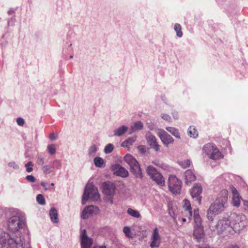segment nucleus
Returning <instances> with one entry per match:
<instances>
[{
  "label": "nucleus",
  "mask_w": 248,
  "mask_h": 248,
  "mask_svg": "<svg viewBox=\"0 0 248 248\" xmlns=\"http://www.w3.org/2000/svg\"><path fill=\"white\" fill-rule=\"evenodd\" d=\"M248 225V221L246 216L242 214H233V231L235 232L243 230Z\"/></svg>",
  "instance_id": "nucleus-9"
},
{
  "label": "nucleus",
  "mask_w": 248,
  "mask_h": 248,
  "mask_svg": "<svg viewBox=\"0 0 248 248\" xmlns=\"http://www.w3.org/2000/svg\"><path fill=\"white\" fill-rule=\"evenodd\" d=\"M36 201L41 205H45L46 204L45 199L42 194H39L37 195Z\"/></svg>",
  "instance_id": "nucleus-37"
},
{
  "label": "nucleus",
  "mask_w": 248,
  "mask_h": 248,
  "mask_svg": "<svg viewBox=\"0 0 248 248\" xmlns=\"http://www.w3.org/2000/svg\"><path fill=\"white\" fill-rule=\"evenodd\" d=\"M33 166V165L31 161H29L28 162H27L25 165L27 172H31V171H32Z\"/></svg>",
  "instance_id": "nucleus-43"
},
{
  "label": "nucleus",
  "mask_w": 248,
  "mask_h": 248,
  "mask_svg": "<svg viewBox=\"0 0 248 248\" xmlns=\"http://www.w3.org/2000/svg\"><path fill=\"white\" fill-rule=\"evenodd\" d=\"M137 140V136H135L132 137H129L127 140H124L122 143V146L124 148L129 147L131 146Z\"/></svg>",
  "instance_id": "nucleus-25"
},
{
  "label": "nucleus",
  "mask_w": 248,
  "mask_h": 248,
  "mask_svg": "<svg viewBox=\"0 0 248 248\" xmlns=\"http://www.w3.org/2000/svg\"><path fill=\"white\" fill-rule=\"evenodd\" d=\"M26 180L30 182H34L36 180V178L32 175H27L26 177Z\"/></svg>",
  "instance_id": "nucleus-46"
},
{
  "label": "nucleus",
  "mask_w": 248,
  "mask_h": 248,
  "mask_svg": "<svg viewBox=\"0 0 248 248\" xmlns=\"http://www.w3.org/2000/svg\"><path fill=\"white\" fill-rule=\"evenodd\" d=\"M3 214V211L0 208V219ZM22 236L17 234H9L3 232L0 228V248H31L28 243L24 242Z\"/></svg>",
  "instance_id": "nucleus-1"
},
{
  "label": "nucleus",
  "mask_w": 248,
  "mask_h": 248,
  "mask_svg": "<svg viewBox=\"0 0 248 248\" xmlns=\"http://www.w3.org/2000/svg\"><path fill=\"white\" fill-rule=\"evenodd\" d=\"M211 227L210 226L211 230L214 231L217 229L218 233H222L224 232L225 234L230 233L232 229L231 226V221L227 218H223L219 220L215 228Z\"/></svg>",
  "instance_id": "nucleus-7"
},
{
  "label": "nucleus",
  "mask_w": 248,
  "mask_h": 248,
  "mask_svg": "<svg viewBox=\"0 0 248 248\" xmlns=\"http://www.w3.org/2000/svg\"><path fill=\"white\" fill-rule=\"evenodd\" d=\"M98 211L99 209L97 207L93 205L88 206L83 210L81 217L84 219H86L90 216L96 214Z\"/></svg>",
  "instance_id": "nucleus-17"
},
{
  "label": "nucleus",
  "mask_w": 248,
  "mask_h": 248,
  "mask_svg": "<svg viewBox=\"0 0 248 248\" xmlns=\"http://www.w3.org/2000/svg\"><path fill=\"white\" fill-rule=\"evenodd\" d=\"M148 128L151 130H153L154 128V126L153 124H149Z\"/></svg>",
  "instance_id": "nucleus-55"
},
{
  "label": "nucleus",
  "mask_w": 248,
  "mask_h": 248,
  "mask_svg": "<svg viewBox=\"0 0 248 248\" xmlns=\"http://www.w3.org/2000/svg\"><path fill=\"white\" fill-rule=\"evenodd\" d=\"M7 225L10 231L19 235L21 230L26 225L25 217L22 215L13 216L7 221Z\"/></svg>",
  "instance_id": "nucleus-3"
},
{
  "label": "nucleus",
  "mask_w": 248,
  "mask_h": 248,
  "mask_svg": "<svg viewBox=\"0 0 248 248\" xmlns=\"http://www.w3.org/2000/svg\"><path fill=\"white\" fill-rule=\"evenodd\" d=\"M146 139L148 144L154 149L155 151H158L159 150L160 146L156 142V139L154 135L150 132L146 134Z\"/></svg>",
  "instance_id": "nucleus-18"
},
{
  "label": "nucleus",
  "mask_w": 248,
  "mask_h": 248,
  "mask_svg": "<svg viewBox=\"0 0 248 248\" xmlns=\"http://www.w3.org/2000/svg\"><path fill=\"white\" fill-rule=\"evenodd\" d=\"M173 117H174V118L175 119H177L178 118V114L177 113H173Z\"/></svg>",
  "instance_id": "nucleus-57"
},
{
  "label": "nucleus",
  "mask_w": 248,
  "mask_h": 248,
  "mask_svg": "<svg viewBox=\"0 0 248 248\" xmlns=\"http://www.w3.org/2000/svg\"><path fill=\"white\" fill-rule=\"evenodd\" d=\"M188 135L192 138L196 139L198 137V132L193 126H190L188 129Z\"/></svg>",
  "instance_id": "nucleus-28"
},
{
  "label": "nucleus",
  "mask_w": 248,
  "mask_h": 248,
  "mask_svg": "<svg viewBox=\"0 0 248 248\" xmlns=\"http://www.w3.org/2000/svg\"><path fill=\"white\" fill-rule=\"evenodd\" d=\"M42 170L44 174L47 175L53 171L52 166L48 165H44L42 167Z\"/></svg>",
  "instance_id": "nucleus-30"
},
{
  "label": "nucleus",
  "mask_w": 248,
  "mask_h": 248,
  "mask_svg": "<svg viewBox=\"0 0 248 248\" xmlns=\"http://www.w3.org/2000/svg\"><path fill=\"white\" fill-rule=\"evenodd\" d=\"M159 167L165 170H168L169 168V167L168 165L162 162H161V165Z\"/></svg>",
  "instance_id": "nucleus-49"
},
{
  "label": "nucleus",
  "mask_w": 248,
  "mask_h": 248,
  "mask_svg": "<svg viewBox=\"0 0 248 248\" xmlns=\"http://www.w3.org/2000/svg\"><path fill=\"white\" fill-rule=\"evenodd\" d=\"M80 235L81 248H90L93 244V240L87 235L86 231L85 229L82 230ZM93 248H107L106 246H97L93 247Z\"/></svg>",
  "instance_id": "nucleus-11"
},
{
  "label": "nucleus",
  "mask_w": 248,
  "mask_h": 248,
  "mask_svg": "<svg viewBox=\"0 0 248 248\" xmlns=\"http://www.w3.org/2000/svg\"><path fill=\"white\" fill-rule=\"evenodd\" d=\"M143 127V124L140 121H137L132 123L131 126V130L132 133L133 132L141 130Z\"/></svg>",
  "instance_id": "nucleus-27"
},
{
  "label": "nucleus",
  "mask_w": 248,
  "mask_h": 248,
  "mask_svg": "<svg viewBox=\"0 0 248 248\" xmlns=\"http://www.w3.org/2000/svg\"><path fill=\"white\" fill-rule=\"evenodd\" d=\"M51 186H54V183H51Z\"/></svg>",
  "instance_id": "nucleus-62"
},
{
  "label": "nucleus",
  "mask_w": 248,
  "mask_h": 248,
  "mask_svg": "<svg viewBox=\"0 0 248 248\" xmlns=\"http://www.w3.org/2000/svg\"><path fill=\"white\" fill-rule=\"evenodd\" d=\"M199 248H211L209 246H202V247H200Z\"/></svg>",
  "instance_id": "nucleus-58"
},
{
  "label": "nucleus",
  "mask_w": 248,
  "mask_h": 248,
  "mask_svg": "<svg viewBox=\"0 0 248 248\" xmlns=\"http://www.w3.org/2000/svg\"><path fill=\"white\" fill-rule=\"evenodd\" d=\"M11 21L14 22L15 21V19L13 18H11L10 20L8 21V24L9 25Z\"/></svg>",
  "instance_id": "nucleus-56"
},
{
  "label": "nucleus",
  "mask_w": 248,
  "mask_h": 248,
  "mask_svg": "<svg viewBox=\"0 0 248 248\" xmlns=\"http://www.w3.org/2000/svg\"><path fill=\"white\" fill-rule=\"evenodd\" d=\"M113 149H114V146L112 144H111V143L108 144L105 147L104 152L106 154L110 153L112 152V151L113 150Z\"/></svg>",
  "instance_id": "nucleus-40"
},
{
  "label": "nucleus",
  "mask_w": 248,
  "mask_h": 248,
  "mask_svg": "<svg viewBox=\"0 0 248 248\" xmlns=\"http://www.w3.org/2000/svg\"><path fill=\"white\" fill-rule=\"evenodd\" d=\"M223 196L218 197L217 199L211 204L207 210V217L209 220L213 221L214 217L221 213L224 209V204L227 200V191L223 190L221 191Z\"/></svg>",
  "instance_id": "nucleus-2"
},
{
  "label": "nucleus",
  "mask_w": 248,
  "mask_h": 248,
  "mask_svg": "<svg viewBox=\"0 0 248 248\" xmlns=\"http://www.w3.org/2000/svg\"><path fill=\"white\" fill-rule=\"evenodd\" d=\"M52 167L54 169H60L62 167V162L60 160L56 159L53 161Z\"/></svg>",
  "instance_id": "nucleus-38"
},
{
  "label": "nucleus",
  "mask_w": 248,
  "mask_h": 248,
  "mask_svg": "<svg viewBox=\"0 0 248 248\" xmlns=\"http://www.w3.org/2000/svg\"><path fill=\"white\" fill-rule=\"evenodd\" d=\"M128 127L125 125H122L113 131V136L120 137L123 135L127 130Z\"/></svg>",
  "instance_id": "nucleus-24"
},
{
  "label": "nucleus",
  "mask_w": 248,
  "mask_h": 248,
  "mask_svg": "<svg viewBox=\"0 0 248 248\" xmlns=\"http://www.w3.org/2000/svg\"><path fill=\"white\" fill-rule=\"evenodd\" d=\"M123 232L125 234L126 236L128 238H132V235L131 234V230L128 227L125 226L124 227Z\"/></svg>",
  "instance_id": "nucleus-42"
},
{
  "label": "nucleus",
  "mask_w": 248,
  "mask_h": 248,
  "mask_svg": "<svg viewBox=\"0 0 248 248\" xmlns=\"http://www.w3.org/2000/svg\"><path fill=\"white\" fill-rule=\"evenodd\" d=\"M127 213L131 216L136 217L139 218L140 217V215L139 212L137 210H134L132 208H128L127 211Z\"/></svg>",
  "instance_id": "nucleus-31"
},
{
  "label": "nucleus",
  "mask_w": 248,
  "mask_h": 248,
  "mask_svg": "<svg viewBox=\"0 0 248 248\" xmlns=\"http://www.w3.org/2000/svg\"><path fill=\"white\" fill-rule=\"evenodd\" d=\"M174 30L176 32V35L178 37H181L183 36V32L181 31L182 28L179 24L176 23L174 25Z\"/></svg>",
  "instance_id": "nucleus-33"
},
{
  "label": "nucleus",
  "mask_w": 248,
  "mask_h": 248,
  "mask_svg": "<svg viewBox=\"0 0 248 248\" xmlns=\"http://www.w3.org/2000/svg\"><path fill=\"white\" fill-rule=\"evenodd\" d=\"M112 170L115 175L121 177L125 178L129 175L128 171L124 168L118 164L113 165L112 167Z\"/></svg>",
  "instance_id": "nucleus-14"
},
{
  "label": "nucleus",
  "mask_w": 248,
  "mask_h": 248,
  "mask_svg": "<svg viewBox=\"0 0 248 248\" xmlns=\"http://www.w3.org/2000/svg\"><path fill=\"white\" fill-rule=\"evenodd\" d=\"M184 205L183 207L185 209L184 214H185L188 219L190 220L192 216L190 202L188 200L186 199L184 200Z\"/></svg>",
  "instance_id": "nucleus-20"
},
{
  "label": "nucleus",
  "mask_w": 248,
  "mask_h": 248,
  "mask_svg": "<svg viewBox=\"0 0 248 248\" xmlns=\"http://www.w3.org/2000/svg\"><path fill=\"white\" fill-rule=\"evenodd\" d=\"M166 129L168 132L170 133L173 136L175 137L176 138H181L180 133L177 129L172 127H167Z\"/></svg>",
  "instance_id": "nucleus-29"
},
{
  "label": "nucleus",
  "mask_w": 248,
  "mask_h": 248,
  "mask_svg": "<svg viewBox=\"0 0 248 248\" xmlns=\"http://www.w3.org/2000/svg\"><path fill=\"white\" fill-rule=\"evenodd\" d=\"M186 218H182V221H183V222H186Z\"/></svg>",
  "instance_id": "nucleus-60"
},
{
  "label": "nucleus",
  "mask_w": 248,
  "mask_h": 248,
  "mask_svg": "<svg viewBox=\"0 0 248 248\" xmlns=\"http://www.w3.org/2000/svg\"><path fill=\"white\" fill-rule=\"evenodd\" d=\"M147 173L151 178L159 186L165 185V179L162 175L158 172L157 170L152 166H149L146 169Z\"/></svg>",
  "instance_id": "nucleus-8"
},
{
  "label": "nucleus",
  "mask_w": 248,
  "mask_h": 248,
  "mask_svg": "<svg viewBox=\"0 0 248 248\" xmlns=\"http://www.w3.org/2000/svg\"><path fill=\"white\" fill-rule=\"evenodd\" d=\"M233 248H239L237 246H233Z\"/></svg>",
  "instance_id": "nucleus-61"
},
{
  "label": "nucleus",
  "mask_w": 248,
  "mask_h": 248,
  "mask_svg": "<svg viewBox=\"0 0 248 248\" xmlns=\"http://www.w3.org/2000/svg\"><path fill=\"white\" fill-rule=\"evenodd\" d=\"M138 148L139 150L140 151V152H141V153H145V149L144 146L140 145V146H138Z\"/></svg>",
  "instance_id": "nucleus-51"
},
{
  "label": "nucleus",
  "mask_w": 248,
  "mask_h": 248,
  "mask_svg": "<svg viewBox=\"0 0 248 248\" xmlns=\"http://www.w3.org/2000/svg\"><path fill=\"white\" fill-rule=\"evenodd\" d=\"M17 124L20 126H23L25 124L24 120L21 117H18L16 119Z\"/></svg>",
  "instance_id": "nucleus-47"
},
{
  "label": "nucleus",
  "mask_w": 248,
  "mask_h": 248,
  "mask_svg": "<svg viewBox=\"0 0 248 248\" xmlns=\"http://www.w3.org/2000/svg\"><path fill=\"white\" fill-rule=\"evenodd\" d=\"M73 58V55H71V56H70V59H72Z\"/></svg>",
  "instance_id": "nucleus-63"
},
{
  "label": "nucleus",
  "mask_w": 248,
  "mask_h": 248,
  "mask_svg": "<svg viewBox=\"0 0 248 248\" xmlns=\"http://www.w3.org/2000/svg\"><path fill=\"white\" fill-rule=\"evenodd\" d=\"M185 183L187 185H190L196 179V176L191 170H186L184 173Z\"/></svg>",
  "instance_id": "nucleus-19"
},
{
  "label": "nucleus",
  "mask_w": 248,
  "mask_h": 248,
  "mask_svg": "<svg viewBox=\"0 0 248 248\" xmlns=\"http://www.w3.org/2000/svg\"><path fill=\"white\" fill-rule=\"evenodd\" d=\"M50 219L53 223H58L59 219L58 217V212L55 208H51L49 211Z\"/></svg>",
  "instance_id": "nucleus-26"
},
{
  "label": "nucleus",
  "mask_w": 248,
  "mask_h": 248,
  "mask_svg": "<svg viewBox=\"0 0 248 248\" xmlns=\"http://www.w3.org/2000/svg\"><path fill=\"white\" fill-rule=\"evenodd\" d=\"M161 162H161L158 160H155L152 162L153 164H154L157 167H159L161 165Z\"/></svg>",
  "instance_id": "nucleus-50"
},
{
  "label": "nucleus",
  "mask_w": 248,
  "mask_h": 248,
  "mask_svg": "<svg viewBox=\"0 0 248 248\" xmlns=\"http://www.w3.org/2000/svg\"><path fill=\"white\" fill-rule=\"evenodd\" d=\"M190 163L191 162L189 159H186L179 162V164L184 169L189 167L190 165Z\"/></svg>",
  "instance_id": "nucleus-36"
},
{
  "label": "nucleus",
  "mask_w": 248,
  "mask_h": 248,
  "mask_svg": "<svg viewBox=\"0 0 248 248\" xmlns=\"http://www.w3.org/2000/svg\"><path fill=\"white\" fill-rule=\"evenodd\" d=\"M115 190L116 186L112 182L107 181L102 184V190L105 195H114Z\"/></svg>",
  "instance_id": "nucleus-12"
},
{
  "label": "nucleus",
  "mask_w": 248,
  "mask_h": 248,
  "mask_svg": "<svg viewBox=\"0 0 248 248\" xmlns=\"http://www.w3.org/2000/svg\"><path fill=\"white\" fill-rule=\"evenodd\" d=\"M202 191L201 185L199 184H195L191 190V195L192 197L197 201L198 203L200 204L201 202L202 197L200 196Z\"/></svg>",
  "instance_id": "nucleus-13"
},
{
  "label": "nucleus",
  "mask_w": 248,
  "mask_h": 248,
  "mask_svg": "<svg viewBox=\"0 0 248 248\" xmlns=\"http://www.w3.org/2000/svg\"><path fill=\"white\" fill-rule=\"evenodd\" d=\"M244 201V205L245 209L248 210V201Z\"/></svg>",
  "instance_id": "nucleus-53"
},
{
  "label": "nucleus",
  "mask_w": 248,
  "mask_h": 248,
  "mask_svg": "<svg viewBox=\"0 0 248 248\" xmlns=\"http://www.w3.org/2000/svg\"><path fill=\"white\" fill-rule=\"evenodd\" d=\"M41 185L43 186H45L46 185V183L45 182H42L41 183Z\"/></svg>",
  "instance_id": "nucleus-59"
},
{
  "label": "nucleus",
  "mask_w": 248,
  "mask_h": 248,
  "mask_svg": "<svg viewBox=\"0 0 248 248\" xmlns=\"http://www.w3.org/2000/svg\"><path fill=\"white\" fill-rule=\"evenodd\" d=\"M94 164L97 167L101 168L104 163V160L100 157H96L93 160Z\"/></svg>",
  "instance_id": "nucleus-32"
},
{
  "label": "nucleus",
  "mask_w": 248,
  "mask_h": 248,
  "mask_svg": "<svg viewBox=\"0 0 248 248\" xmlns=\"http://www.w3.org/2000/svg\"><path fill=\"white\" fill-rule=\"evenodd\" d=\"M45 157L42 155H39L37 156L36 163L39 166H41L42 167L44 165L45 163Z\"/></svg>",
  "instance_id": "nucleus-35"
},
{
  "label": "nucleus",
  "mask_w": 248,
  "mask_h": 248,
  "mask_svg": "<svg viewBox=\"0 0 248 248\" xmlns=\"http://www.w3.org/2000/svg\"><path fill=\"white\" fill-rule=\"evenodd\" d=\"M97 201L100 199L98 189L92 183H88L86 186L82 199V203L84 204L88 199Z\"/></svg>",
  "instance_id": "nucleus-5"
},
{
  "label": "nucleus",
  "mask_w": 248,
  "mask_h": 248,
  "mask_svg": "<svg viewBox=\"0 0 248 248\" xmlns=\"http://www.w3.org/2000/svg\"><path fill=\"white\" fill-rule=\"evenodd\" d=\"M193 235L197 241L200 242L204 236L203 227H194Z\"/></svg>",
  "instance_id": "nucleus-21"
},
{
  "label": "nucleus",
  "mask_w": 248,
  "mask_h": 248,
  "mask_svg": "<svg viewBox=\"0 0 248 248\" xmlns=\"http://www.w3.org/2000/svg\"><path fill=\"white\" fill-rule=\"evenodd\" d=\"M234 179L237 181V183L240 185V186L242 187H246L247 186V184L244 182V181L239 176H235L234 177Z\"/></svg>",
  "instance_id": "nucleus-39"
},
{
  "label": "nucleus",
  "mask_w": 248,
  "mask_h": 248,
  "mask_svg": "<svg viewBox=\"0 0 248 248\" xmlns=\"http://www.w3.org/2000/svg\"><path fill=\"white\" fill-rule=\"evenodd\" d=\"M193 217L195 223L194 227H202V219L199 216L198 209H194Z\"/></svg>",
  "instance_id": "nucleus-23"
},
{
  "label": "nucleus",
  "mask_w": 248,
  "mask_h": 248,
  "mask_svg": "<svg viewBox=\"0 0 248 248\" xmlns=\"http://www.w3.org/2000/svg\"><path fill=\"white\" fill-rule=\"evenodd\" d=\"M107 196L106 201L107 202H109L110 204H112L113 203V196L114 195H106Z\"/></svg>",
  "instance_id": "nucleus-45"
},
{
  "label": "nucleus",
  "mask_w": 248,
  "mask_h": 248,
  "mask_svg": "<svg viewBox=\"0 0 248 248\" xmlns=\"http://www.w3.org/2000/svg\"><path fill=\"white\" fill-rule=\"evenodd\" d=\"M47 151L50 155H54L56 153V147L54 144L48 145Z\"/></svg>",
  "instance_id": "nucleus-41"
},
{
  "label": "nucleus",
  "mask_w": 248,
  "mask_h": 248,
  "mask_svg": "<svg viewBox=\"0 0 248 248\" xmlns=\"http://www.w3.org/2000/svg\"><path fill=\"white\" fill-rule=\"evenodd\" d=\"M169 190L174 194H179L181 190L182 182L175 175H170L168 179Z\"/></svg>",
  "instance_id": "nucleus-10"
},
{
  "label": "nucleus",
  "mask_w": 248,
  "mask_h": 248,
  "mask_svg": "<svg viewBox=\"0 0 248 248\" xmlns=\"http://www.w3.org/2000/svg\"><path fill=\"white\" fill-rule=\"evenodd\" d=\"M48 189H49V188H45V190H48Z\"/></svg>",
  "instance_id": "nucleus-64"
},
{
  "label": "nucleus",
  "mask_w": 248,
  "mask_h": 248,
  "mask_svg": "<svg viewBox=\"0 0 248 248\" xmlns=\"http://www.w3.org/2000/svg\"><path fill=\"white\" fill-rule=\"evenodd\" d=\"M49 138L52 140H54L56 139V136L54 133H51L50 134Z\"/></svg>",
  "instance_id": "nucleus-52"
},
{
  "label": "nucleus",
  "mask_w": 248,
  "mask_h": 248,
  "mask_svg": "<svg viewBox=\"0 0 248 248\" xmlns=\"http://www.w3.org/2000/svg\"><path fill=\"white\" fill-rule=\"evenodd\" d=\"M161 242V237L159 234L158 230L155 228L151 236V243L150 247L151 248H158L159 247Z\"/></svg>",
  "instance_id": "nucleus-15"
},
{
  "label": "nucleus",
  "mask_w": 248,
  "mask_h": 248,
  "mask_svg": "<svg viewBox=\"0 0 248 248\" xmlns=\"http://www.w3.org/2000/svg\"><path fill=\"white\" fill-rule=\"evenodd\" d=\"M124 160L128 164L130 171L137 178L141 179L143 174L140 165L137 160L131 155L127 154L124 157Z\"/></svg>",
  "instance_id": "nucleus-4"
},
{
  "label": "nucleus",
  "mask_w": 248,
  "mask_h": 248,
  "mask_svg": "<svg viewBox=\"0 0 248 248\" xmlns=\"http://www.w3.org/2000/svg\"><path fill=\"white\" fill-rule=\"evenodd\" d=\"M203 150L213 160H218L223 158V155L219 150L212 143H208L203 147Z\"/></svg>",
  "instance_id": "nucleus-6"
},
{
  "label": "nucleus",
  "mask_w": 248,
  "mask_h": 248,
  "mask_svg": "<svg viewBox=\"0 0 248 248\" xmlns=\"http://www.w3.org/2000/svg\"><path fill=\"white\" fill-rule=\"evenodd\" d=\"M8 166L9 167L13 168L15 170H17L19 169L18 165L15 162L11 161L8 164Z\"/></svg>",
  "instance_id": "nucleus-44"
},
{
  "label": "nucleus",
  "mask_w": 248,
  "mask_h": 248,
  "mask_svg": "<svg viewBox=\"0 0 248 248\" xmlns=\"http://www.w3.org/2000/svg\"><path fill=\"white\" fill-rule=\"evenodd\" d=\"M161 117L164 120L169 122H170L171 119L169 115L166 114H162L161 115Z\"/></svg>",
  "instance_id": "nucleus-48"
},
{
  "label": "nucleus",
  "mask_w": 248,
  "mask_h": 248,
  "mask_svg": "<svg viewBox=\"0 0 248 248\" xmlns=\"http://www.w3.org/2000/svg\"><path fill=\"white\" fill-rule=\"evenodd\" d=\"M97 151V147L95 144L92 145L88 149V155L90 156H94Z\"/></svg>",
  "instance_id": "nucleus-34"
},
{
  "label": "nucleus",
  "mask_w": 248,
  "mask_h": 248,
  "mask_svg": "<svg viewBox=\"0 0 248 248\" xmlns=\"http://www.w3.org/2000/svg\"><path fill=\"white\" fill-rule=\"evenodd\" d=\"M158 135L163 144L166 146L174 141L172 137L164 130H159Z\"/></svg>",
  "instance_id": "nucleus-16"
},
{
  "label": "nucleus",
  "mask_w": 248,
  "mask_h": 248,
  "mask_svg": "<svg viewBox=\"0 0 248 248\" xmlns=\"http://www.w3.org/2000/svg\"><path fill=\"white\" fill-rule=\"evenodd\" d=\"M233 206H239L240 204L241 200H242L241 196L237 190V189L233 186Z\"/></svg>",
  "instance_id": "nucleus-22"
},
{
  "label": "nucleus",
  "mask_w": 248,
  "mask_h": 248,
  "mask_svg": "<svg viewBox=\"0 0 248 248\" xmlns=\"http://www.w3.org/2000/svg\"><path fill=\"white\" fill-rule=\"evenodd\" d=\"M14 11L12 9H10V10L8 11V14L9 15H11L12 14H13L14 13Z\"/></svg>",
  "instance_id": "nucleus-54"
}]
</instances>
